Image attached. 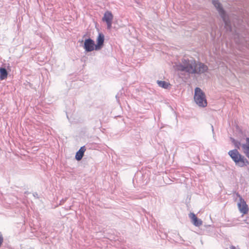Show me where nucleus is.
Masks as SVG:
<instances>
[{
	"mask_svg": "<svg viewBox=\"0 0 249 249\" xmlns=\"http://www.w3.org/2000/svg\"><path fill=\"white\" fill-rule=\"evenodd\" d=\"M174 68L176 71L181 73L201 74L207 72L208 66L203 63L196 62V60L183 59L181 63H175Z\"/></svg>",
	"mask_w": 249,
	"mask_h": 249,
	"instance_id": "obj_1",
	"label": "nucleus"
},
{
	"mask_svg": "<svg viewBox=\"0 0 249 249\" xmlns=\"http://www.w3.org/2000/svg\"><path fill=\"white\" fill-rule=\"evenodd\" d=\"M104 40V35L100 33L96 39V44H95L94 41L92 39H87L85 40L84 48L87 52L100 50L103 46Z\"/></svg>",
	"mask_w": 249,
	"mask_h": 249,
	"instance_id": "obj_2",
	"label": "nucleus"
},
{
	"mask_svg": "<svg viewBox=\"0 0 249 249\" xmlns=\"http://www.w3.org/2000/svg\"><path fill=\"white\" fill-rule=\"evenodd\" d=\"M229 154L235 162L236 165L240 167L247 166L249 164L248 160L241 155L237 149L230 150Z\"/></svg>",
	"mask_w": 249,
	"mask_h": 249,
	"instance_id": "obj_3",
	"label": "nucleus"
},
{
	"mask_svg": "<svg viewBox=\"0 0 249 249\" xmlns=\"http://www.w3.org/2000/svg\"><path fill=\"white\" fill-rule=\"evenodd\" d=\"M194 99L196 104L201 107L207 106V102L204 92L199 88L195 89Z\"/></svg>",
	"mask_w": 249,
	"mask_h": 249,
	"instance_id": "obj_4",
	"label": "nucleus"
},
{
	"mask_svg": "<svg viewBox=\"0 0 249 249\" xmlns=\"http://www.w3.org/2000/svg\"><path fill=\"white\" fill-rule=\"evenodd\" d=\"M212 3L213 4L215 8L216 9L219 14L222 18L225 23V28H226L227 30L231 31V25L228 20L226 13L225 10L223 9L222 4L220 3L218 0H213Z\"/></svg>",
	"mask_w": 249,
	"mask_h": 249,
	"instance_id": "obj_5",
	"label": "nucleus"
},
{
	"mask_svg": "<svg viewBox=\"0 0 249 249\" xmlns=\"http://www.w3.org/2000/svg\"><path fill=\"white\" fill-rule=\"evenodd\" d=\"M236 196L239 198V202L237 203V206L240 212L243 214H247L249 212V207L245 200L239 194H236Z\"/></svg>",
	"mask_w": 249,
	"mask_h": 249,
	"instance_id": "obj_6",
	"label": "nucleus"
},
{
	"mask_svg": "<svg viewBox=\"0 0 249 249\" xmlns=\"http://www.w3.org/2000/svg\"><path fill=\"white\" fill-rule=\"evenodd\" d=\"M113 18V16L111 12L109 11H106L103 17L102 20L106 22L107 28L109 30L111 28Z\"/></svg>",
	"mask_w": 249,
	"mask_h": 249,
	"instance_id": "obj_7",
	"label": "nucleus"
},
{
	"mask_svg": "<svg viewBox=\"0 0 249 249\" xmlns=\"http://www.w3.org/2000/svg\"><path fill=\"white\" fill-rule=\"evenodd\" d=\"M189 217L191 219L192 222L195 226L199 227L202 224V221L201 219H198L195 213H191L189 214Z\"/></svg>",
	"mask_w": 249,
	"mask_h": 249,
	"instance_id": "obj_8",
	"label": "nucleus"
},
{
	"mask_svg": "<svg viewBox=\"0 0 249 249\" xmlns=\"http://www.w3.org/2000/svg\"><path fill=\"white\" fill-rule=\"evenodd\" d=\"M85 151H86L85 147L84 146L81 147L80 148V149L79 150V151L78 152H77L76 155H75V159L77 160H81L84 156V154Z\"/></svg>",
	"mask_w": 249,
	"mask_h": 249,
	"instance_id": "obj_9",
	"label": "nucleus"
},
{
	"mask_svg": "<svg viewBox=\"0 0 249 249\" xmlns=\"http://www.w3.org/2000/svg\"><path fill=\"white\" fill-rule=\"evenodd\" d=\"M8 73L6 70L3 68H0V79L1 80L7 78Z\"/></svg>",
	"mask_w": 249,
	"mask_h": 249,
	"instance_id": "obj_10",
	"label": "nucleus"
},
{
	"mask_svg": "<svg viewBox=\"0 0 249 249\" xmlns=\"http://www.w3.org/2000/svg\"><path fill=\"white\" fill-rule=\"evenodd\" d=\"M157 83L160 87L164 89H167L170 86V84L165 81H158Z\"/></svg>",
	"mask_w": 249,
	"mask_h": 249,
	"instance_id": "obj_11",
	"label": "nucleus"
},
{
	"mask_svg": "<svg viewBox=\"0 0 249 249\" xmlns=\"http://www.w3.org/2000/svg\"><path fill=\"white\" fill-rule=\"evenodd\" d=\"M2 242H3V238L1 236V235L0 234V247L1 246Z\"/></svg>",
	"mask_w": 249,
	"mask_h": 249,
	"instance_id": "obj_12",
	"label": "nucleus"
},
{
	"mask_svg": "<svg viewBox=\"0 0 249 249\" xmlns=\"http://www.w3.org/2000/svg\"><path fill=\"white\" fill-rule=\"evenodd\" d=\"M231 249H236L234 246H232L231 247Z\"/></svg>",
	"mask_w": 249,
	"mask_h": 249,
	"instance_id": "obj_13",
	"label": "nucleus"
}]
</instances>
